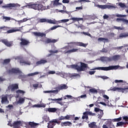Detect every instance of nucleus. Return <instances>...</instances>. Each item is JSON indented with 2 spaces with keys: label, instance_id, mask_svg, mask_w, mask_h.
<instances>
[{
  "label": "nucleus",
  "instance_id": "nucleus-1",
  "mask_svg": "<svg viewBox=\"0 0 128 128\" xmlns=\"http://www.w3.org/2000/svg\"><path fill=\"white\" fill-rule=\"evenodd\" d=\"M88 66V64L82 62L70 66L71 68L76 70L77 72H86Z\"/></svg>",
  "mask_w": 128,
  "mask_h": 128
},
{
  "label": "nucleus",
  "instance_id": "nucleus-2",
  "mask_svg": "<svg viewBox=\"0 0 128 128\" xmlns=\"http://www.w3.org/2000/svg\"><path fill=\"white\" fill-rule=\"evenodd\" d=\"M8 74H19L18 78L20 80L24 78V75L22 74V72L18 68H12L8 70Z\"/></svg>",
  "mask_w": 128,
  "mask_h": 128
},
{
  "label": "nucleus",
  "instance_id": "nucleus-3",
  "mask_svg": "<svg viewBox=\"0 0 128 128\" xmlns=\"http://www.w3.org/2000/svg\"><path fill=\"white\" fill-rule=\"evenodd\" d=\"M28 6L30 8H33V10H44V6L41 4H32V3H29V4L28 5Z\"/></svg>",
  "mask_w": 128,
  "mask_h": 128
},
{
  "label": "nucleus",
  "instance_id": "nucleus-4",
  "mask_svg": "<svg viewBox=\"0 0 128 128\" xmlns=\"http://www.w3.org/2000/svg\"><path fill=\"white\" fill-rule=\"evenodd\" d=\"M118 66H110L108 67H97L94 68L93 70H105V71H108V70H118Z\"/></svg>",
  "mask_w": 128,
  "mask_h": 128
},
{
  "label": "nucleus",
  "instance_id": "nucleus-5",
  "mask_svg": "<svg viewBox=\"0 0 128 128\" xmlns=\"http://www.w3.org/2000/svg\"><path fill=\"white\" fill-rule=\"evenodd\" d=\"M51 28L46 30L45 31V33L41 32H32V34H34V36H37L38 38H46V34H48V32H50Z\"/></svg>",
  "mask_w": 128,
  "mask_h": 128
},
{
  "label": "nucleus",
  "instance_id": "nucleus-6",
  "mask_svg": "<svg viewBox=\"0 0 128 128\" xmlns=\"http://www.w3.org/2000/svg\"><path fill=\"white\" fill-rule=\"evenodd\" d=\"M60 124V122L58 120V118L56 119H54L49 122L48 123V128H54V126H56V124Z\"/></svg>",
  "mask_w": 128,
  "mask_h": 128
},
{
  "label": "nucleus",
  "instance_id": "nucleus-7",
  "mask_svg": "<svg viewBox=\"0 0 128 128\" xmlns=\"http://www.w3.org/2000/svg\"><path fill=\"white\" fill-rule=\"evenodd\" d=\"M88 116H94L96 114L92 113V112H83V116H82V120H88Z\"/></svg>",
  "mask_w": 128,
  "mask_h": 128
},
{
  "label": "nucleus",
  "instance_id": "nucleus-8",
  "mask_svg": "<svg viewBox=\"0 0 128 128\" xmlns=\"http://www.w3.org/2000/svg\"><path fill=\"white\" fill-rule=\"evenodd\" d=\"M18 6L20 7V4H18L10 3L6 5L2 6V8H18Z\"/></svg>",
  "mask_w": 128,
  "mask_h": 128
},
{
  "label": "nucleus",
  "instance_id": "nucleus-9",
  "mask_svg": "<svg viewBox=\"0 0 128 128\" xmlns=\"http://www.w3.org/2000/svg\"><path fill=\"white\" fill-rule=\"evenodd\" d=\"M8 90H12V92H14L16 90H18V84H14L9 85L8 87Z\"/></svg>",
  "mask_w": 128,
  "mask_h": 128
},
{
  "label": "nucleus",
  "instance_id": "nucleus-10",
  "mask_svg": "<svg viewBox=\"0 0 128 128\" xmlns=\"http://www.w3.org/2000/svg\"><path fill=\"white\" fill-rule=\"evenodd\" d=\"M72 44L76 46H83L84 48H86L88 46L87 44L83 43L82 42H71L70 43H68V44Z\"/></svg>",
  "mask_w": 128,
  "mask_h": 128
},
{
  "label": "nucleus",
  "instance_id": "nucleus-11",
  "mask_svg": "<svg viewBox=\"0 0 128 128\" xmlns=\"http://www.w3.org/2000/svg\"><path fill=\"white\" fill-rule=\"evenodd\" d=\"M22 121H15L12 124H10V126H14V128H18L22 126Z\"/></svg>",
  "mask_w": 128,
  "mask_h": 128
},
{
  "label": "nucleus",
  "instance_id": "nucleus-12",
  "mask_svg": "<svg viewBox=\"0 0 128 128\" xmlns=\"http://www.w3.org/2000/svg\"><path fill=\"white\" fill-rule=\"evenodd\" d=\"M2 42L5 44L6 46H8V48H10V46H12V42L10 41L9 42L6 39H2L1 40Z\"/></svg>",
  "mask_w": 128,
  "mask_h": 128
},
{
  "label": "nucleus",
  "instance_id": "nucleus-13",
  "mask_svg": "<svg viewBox=\"0 0 128 128\" xmlns=\"http://www.w3.org/2000/svg\"><path fill=\"white\" fill-rule=\"evenodd\" d=\"M20 40L21 42H20V44L21 46H28L29 44H30V41L28 40H26V39H24L22 38H21L20 39Z\"/></svg>",
  "mask_w": 128,
  "mask_h": 128
},
{
  "label": "nucleus",
  "instance_id": "nucleus-14",
  "mask_svg": "<svg viewBox=\"0 0 128 128\" xmlns=\"http://www.w3.org/2000/svg\"><path fill=\"white\" fill-rule=\"evenodd\" d=\"M70 116L67 114L65 116H60L58 118V120L60 122H61L62 120H70Z\"/></svg>",
  "mask_w": 128,
  "mask_h": 128
},
{
  "label": "nucleus",
  "instance_id": "nucleus-15",
  "mask_svg": "<svg viewBox=\"0 0 128 128\" xmlns=\"http://www.w3.org/2000/svg\"><path fill=\"white\" fill-rule=\"evenodd\" d=\"M58 42V40L52 39L48 38L47 40L45 41L46 44H56Z\"/></svg>",
  "mask_w": 128,
  "mask_h": 128
},
{
  "label": "nucleus",
  "instance_id": "nucleus-16",
  "mask_svg": "<svg viewBox=\"0 0 128 128\" xmlns=\"http://www.w3.org/2000/svg\"><path fill=\"white\" fill-rule=\"evenodd\" d=\"M61 126H72V123L67 121L64 122H62L60 124Z\"/></svg>",
  "mask_w": 128,
  "mask_h": 128
},
{
  "label": "nucleus",
  "instance_id": "nucleus-17",
  "mask_svg": "<svg viewBox=\"0 0 128 128\" xmlns=\"http://www.w3.org/2000/svg\"><path fill=\"white\" fill-rule=\"evenodd\" d=\"M48 100H55V103L56 104H62V98H55V99H52V98H48Z\"/></svg>",
  "mask_w": 128,
  "mask_h": 128
},
{
  "label": "nucleus",
  "instance_id": "nucleus-18",
  "mask_svg": "<svg viewBox=\"0 0 128 128\" xmlns=\"http://www.w3.org/2000/svg\"><path fill=\"white\" fill-rule=\"evenodd\" d=\"M16 29H11L8 30L6 32H5L4 34H12V32H20V29L15 28Z\"/></svg>",
  "mask_w": 128,
  "mask_h": 128
},
{
  "label": "nucleus",
  "instance_id": "nucleus-19",
  "mask_svg": "<svg viewBox=\"0 0 128 128\" xmlns=\"http://www.w3.org/2000/svg\"><path fill=\"white\" fill-rule=\"evenodd\" d=\"M2 104H8L10 102H8V96L3 95L2 98V101H1Z\"/></svg>",
  "mask_w": 128,
  "mask_h": 128
},
{
  "label": "nucleus",
  "instance_id": "nucleus-20",
  "mask_svg": "<svg viewBox=\"0 0 128 128\" xmlns=\"http://www.w3.org/2000/svg\"><path fill=\"white\" fill-rule=\"evenodd\" d=\"M78 52V49L76 48H73L72 50H68L64 52V54H72V52Z\"/></svg>",
  "mask_w": 128,
  "mask_h": 128
},
{
  "label": "nucleus",
  "instance_id": "nucleus-21",
  "mask_svg": "<svg viewBox=\"0 0 128 128\" xmlns=\"http://www.w3.org/2000/svg\"><path fill=\"white\" fill-rule=\"evenodd\" d=\"M20 63L21 66H24L25 64H27L28 66H30V62L26 61L24 60H20Z\"/></svg>",
  "mask_w": 128,
  "mask_h": 128
},
{
  "label": "nucleus",
  "instance_id": "nucleus-22",
  "mask_svg": "<svg viewBox=\"0 0 128 128\" xmlns=\"http://www.w3.org/2000/svg\"><path fill=\"white\" fill-rule=\"evenodd\" d=\"M28 126H30L31 128H37L38 126H40V124L36 123L34 122H28Z\"/></svg>",
  "mask_w": 128,
  "mask_h": 128
},
{
  "label": "nucleus",
  "instance_id": "nucleus-23",
  "mask_svg": "<svg viewBox=\"0 0 128 128\" xmlns=\"http://www.w3.org/2000/svg\"><path fill=\"white\" fill-rule=\"evenodd\" d=\"M48 62V60H46L42 59L41 60L38 61L36 62V66H40V64H46Z\"/></svg>",
  "mask_w": 128,
  "mask_h": 128
},
{
  "label": "nucleus",
  "instance_id": "nucleus-24",
  "mask_svg": "<svg viewBox=\"0 0 128 128\" xmlns=\"http://www.w3.org/2000/svg\"><path fill=\"white\" fill-rule=\"evenodd\" d=\"M111 60H114V62H116V60H118L120 59V55H115L112 56L111 58Z\"/></svg>",
  "mask_w": 128,
  "mask_h": 128
},
{
  "label": "nucleus",
  "instance_id": "nucleus-25",
  "mask_svg": "<svg viewBox=\"0 0 128 128\" xmlns=\"http://www.w3.org/2000/svg\"><path fill=\"white\" fill-rule=\"evenodd\" d=\"M57 88H58V90L60 91L61 90H66L68 87L66 84H63L58 86Z\"/></svg>",
  "mask_w": 128,
  "mask_h": 128
},
{
  "label": "nucleus",
  "instance_id": "nucleus-26",
  "mask_svg": "<svg viewBox=\"0 0 128 128\" xmlns=\"http://www.w3.org/2000/svg\"><path fill=\"white\" fill-rule=\"evenodd\" d=\"M88 128H98V126L96 125V122H90L88 124Z\"/></svg>",
  "mask_w": 128,
  "mask_h": 128
},
{
  "label": "nucleus",
  "instance_id": "nucleus-27",
  "mask_svg": "<svg viewBox=\"0 0 128 128\" xmlns=\"http://www.w3.org/2000/svg\"><path fill=\"white\" fill-rule=\"evenodd\" d=\"M60 106H63V112H66V108L68 106V102H62Z\"/></svg>",
  "mask_w": 128,
  "mask_h": 128
},
{
  "label": "nucleus",
  "instance_id": "nucleus-28",
  "mask_svg": "<svg viewBox=\"0 0 128 128\" xmlns=\"http://www.w3.org/2000/svg\"><path fill=\"white\" fill-rule=\"evenodd\" d=\"M128 90V86L125 88H117L118 92H124V90Z\"/></svg>",
  "mask_w": 128,
  "mask_h": 128
},
{
  "label": "nucleus",
  "instance_id": "nucleus-29",
  "mask_svg": "<svg viewBox=\"0 0 128 128\" xmlns=\"http://www.w3.org/2000/svg\"><path fill=\"white\" fill-rule=\"evenodd\" d=\"M116 20L118 22V20H122V22H125V24H128V20H126L124 18H117Z\"/></svg>",
  "mask_w": 128,
  "mask_h": 128
},
{
  "label": "nucleus",
  "instance_id": "nucleus-30",
  "mask_svg": "<svg viewBox=\"0 0 128 128\" xmlns=\"http://www.w3.org/2000/svg\"><path fill=\"white\" fill-rule=\"evenodd\" d=\"M34 108H46V104H38L34 105Z\"/></svg>",
  "mask_w": 128,
  "mask_h": 128
},
{
  "label": "nucleus",
  "instance_id": "nucleus-31",
  "mask_svg": "<svg viewBox=\"0 0 128 128\" xmlns=\"http://www.w3.org/2000/svg\"><path fill=\"white\" fill-rule=\"evenodd\" d=\"M71 20L74 22H78L80 20H84V18H72Z\"/></svg>",
  "mask_w": 128,
  "mask_h": 128
},
{
  "label": "nucleus",
  "instance_id": "nucleus-32",
  "mask_svg": "<svg viewBox=\"0 0 128 128\" xmlns=\"http://www.w3.org/2000/svg\"><path fill=\"white\" fill-rule=\"evenodd\" d=\"M56 110H58L56 108H48V111L49 112H56Z\"/></svg>",
  "mask_w": 128,
  "mask_h": 128
},
{
  "label": "nucleus",
  "instance_id": "nucleus-33",
  "mask_svg": "<svg viewBox=\"0 0 128 128\" xmlns=\"http://www.w3.org/2000/svg\"><path fill=\"white\" fill-rule=\"evenodd\" d=\"M98 118H102V116H104V110H100L98 112Z\"/></svg>",
  "mask_w": 128,
  "mask_h": 128
},
{
  "label": "nucleus",
  "instance_id": "nucleus-34",
  "mask_svg": "<svg viewBox=\"0 0 128 128\" xmlns=\"http://www.w3.org/2000/svg\"><path fill=\"white\" fill-rule=\"evenodd\" d=\"M10 29V28L6 26H2L0 27V30H5L6 32H8V30Z\"/></svg>",
  "mask_w": 128,
  "mask_h": 128
},
{
  "label": "nucleus",
  "instance_id": "nucleus-35",
  "mask_svg": "<svg viewBox=\"0 0 128 128\" xmlns=\"http://www.w3.org/2000/svg\"><path fill=\"white\" fill-rule=\"evenodd\" d=\"M24 100H26L24 98H19V100L18 101V103L22 104H24Z\"/></svg>",
  "mask_w": 128,
  "mask_h": 128
},
{
  "label": "nucleus",
  "instance_id": "nucleus-36",
  "mask_svg": "<svg viewBox=\"0 0 128 128\" xmlns=\"http://www.w3.org/2000/svg\"><path fill=\"white\" fill-rule=\"evenodd\" d=\"M89 91L90 92H92V94H98V90L95 88L90 89Z\"/></svg>",
  "mask_w": 128,
  "mask_h": 128
},
{
  "label": "nucleus",
  "instance_id": "nucleus-37",
  "mask_svg": "<svg viewBox=\"0 0 128 128\" xmlns=\"http://www.w3.org/2000/svg\"><path fill=\"white\" fill-rule=\"evenodd\" d=\"M126 36H128V33H121L119 36V38H126Z\"/></svg>",
  "mask_w": 128,
  "mask_h": 128
},
{
  "label": "nucleus",
  "instance_id": "nucleus-38",
  "mask_svg": "<svg viewBox=\"0 0 128 128\" xmlns=\"http://www.w3.org/2000/svg\"><path fill=\"white\" fill-rule=\"evenodd\" d=\"M32 86L33 88H42V84H40V85L38 84H32Z\"/></svg>",
  "mask_w": 128,
  "mask_h": 128
},
{
  "label": "nucleus",
  "instance_id": "nucleus-39",
  "mask_svg": "<svg viewBox=\"0 0 128 128\" xmlns=\"http://www.w3.org/2000/svg\"><path fill=\"white\" fill-rule=\"evenodd\" d=\"M46 22H48V24H56V21H54V20H48Z\"/></svg>",
  "mask_w": 128,
  "mask_h": 128
},
{
  "label": "nucleus",
  "instance_id": "nucleus-40",
  "mask_svg": "<svg viewBox=\"0 0 128 128\" xmlns=\"http://www.w3.org/2000/svg\"><path fill=\"white\" fill-rule=\"evenodd\" d=\"M10 58L5 59L4 60V64H10Z\"/></svg>",
  "mask_w": 128,
  "mask_h": 128
},
{
  "label": "nucleus",
  "instance_id": "nucleus-41",
  "mask_svg": "<svg viewBox=\"0 0 128 128\" xmlns=\"http://www.w3.org/2000/svg\"><path fill=\"white\" fill-rule=\"evenodd\" d=\"M36 74H38V72L30 73V74H28V76H36Z\"/></svg>",
  "mask_w": 128,
  "mask_h": 128
},
{
  "label": "nucleus",
  "instance_id": "nucleus-42",
  "mask_svg": "<svg viewBox=\"0 0 128 128\" xmlns=\"http://www.w3.org/2000/svg\"><path fill=\"white\" fill-rule=\"evenodd\" d=\"M119 6H120V8H126V4H124V3H122V2H120L118 4Z\"/></svg>",
  "mask_w": 128,
  "mask_h": 128
},
{
  "label": "nucleus",
  "instance_id": "nucleus-43",
  "mask_svg": "<svg viewBox=\"0 0 128 128\" xmlns=\"http://www.w3.org/2000/svg\"><path fill=\"white\" fill-rule=\"evenodd\" d=\"M112 90V92H116V90H118V88L111 87V88H110V90Z\"/></svg>",
  "mask_w": 128,
  "mask_h": 128
},
{
  "label": "nucleus",
  "instance_id": "nucleus-44",
  "mask_svg": "<svg viewBox=\"0 0 128 128\" xmlns=\"http://www.w3.org/2000/svg\"><path fill=\"white\" fill-rule=\"evenodd\" d=\"M56 90H51V94H56V92L58 94V92H60V90H58V87H56Z\"/></svg>",
  "mask_w": 128,
  "mask_h": 128
},
{
  "label": "nucleus",
  "instance_id": "nucleus-45",
  "mask_svg": "<svg viewBox=\"0 0 128 128\" xmlns=\"http://www.w3.org/2000/svg\"><path fill=\"white\" fill-rule=\"evenodd\" d=\"M62 28V26H55L51 28V30H56V28Z\"/></svg>",
  "mask_w": 128,
  "mask_h": 128
},
{
  "label": "nucleus",
  "instance_id": "nucleus-46",
  "mask_svg": "<svg viewBox=\"0 0 128 128\" xmlns=\"http://www.w3.org/2000/svg\"><path fill=\"white\" fill-rule=\"evenodd\" d=\"M123 46H125V48H122V51L123 52H128V45L124 44Z\"/></svg>",
  "mask_w": 128,
  "mask_h": 128
},
{
  "label": "nucleus",
  "instance_id": "nucleus-47",
  "mask_svg": "<svg viewBox=\"0 0 128 128\" xmlns=\"http://www.w3.org/2000/svg\"><path fill=\"white\" fill-rule=\"evenodd\" d=\"M98 8H102L104 10V8H106V5H98Z\"/></svg>",
  "mask_w": 128,
  "mask_h": 128
},
{
  "label": "nucleus",
  "instance_id": "nucleus-48",
  "mask_svg": "<svg viewBox=\"0 0 128 128\" xmlns=\"http://www.w3.org/2000/svg\"><path fill=\"white\" fill-rule=\"evenodd\" d=\"M124 122H120L117 123L118 126H124Z\"/></svg>",
  "mask_w": 128,
  "mask_h": 128
},
{
  "label": "nucleus",
  "instance_id": "nucleus-49",
  "mask_svg": "<svg viewBox=\"0 0 128 128\" xmlns=\"http://www.w3.org/2000/svg\"><path fill=\"white\" fill-rule=\"evenodd\" d=\"M120 120H122V118L120 117L119 118H114L113 120V122H120Z\"/></svg>",
  "mask_w": 128,
  "mask_h": 128
},
{
  "label": "nucleus",
  "instance_id": "nucleus-50",
  "mask_svg": "<svg viewBox=\"0 0 128 128\" xmlns=\"http://www.w3.org/2000/svg\"><path fill=\"white\" fill-rule=\"evenodd\" d=\"M82 34L84 36H92V34L88 32H82Z\"/></svg>",
  "mask_w": 128,
  "mask_h": 128
},
{
  "label": "nucleus",
  "instance_id": "nucleus-51",
  "mask_svg": "<svg viewBox=\"0 0 128 128\" xmlns=\"http://www.w3.org/2000/svg\"><path fill=\"white\" fill-rule=\"evenodd\" d=\"M68 20H70L68 19H64V20H62L60 21H59V24H60V22H68Z\"/></svg>",
  "mask_w": 128,
  "mask_h": 128
},
{
  "label": "nucleus",
  "instance_id": "nucleus-52",
  "mask_svg": "<svg viewBox=\"0 0 128 128\" xmlns=\"http://www.w3.org/2000/svg\"><path fill=\"white\" fill-rule=\"evenodd\" d=\"M49 52H50V54H58V50H55L54 51L52 50H49Z\"/></svg>",
  "mask_w": 128,
  "mask_h": 128
},
{
  "label": "nucleus",
  "instance_id": "nucleus-53",
  "mask_svg": "<svg viewBox=\"0 0 128 128\" xmlns=\"http://www.w3.org/2000/svg\"><path fill=\"white\" fill-rule=\"evenodd\" d=\"M16 92L18 94H26V92L22 90H17Z\"/></svg>",
  "mask_w": 128,
  "mask_h": 128
},
{
  "label": "nucleus",
  "instance_id": "nucleus-54",
  "mask_svg": "<svg viewBox=\"0 0 128 128\" xmlns=\"http://www.w3.org/2000/svg\"><path fill=\"white\" fill-rule=\"evenodd\" d=\"M116 16H117V18H126V15H122L120 14H116Z\"/></svg>",
  "mask_w": 128,
  "mask_h": 128
},
{
  "label": "nucleus",
  "instance_id": "nucleus-55",
  "mask_svg": "<svg viewBox=\"0 0 128 128\" xmlns=\"http://www.w3.org/2000/svg\"><path fill=\"white\" fill-rule=\"evenodd\" d=\"M47 22V20L46 18H41L40 20V22Z\"/></svg>",
  "mask_w": 128,
  "mask_h": 128
},
{
  "label": "nucleus",
  "instance_id": "nucleus-56",
  "mask_svg": "<svg viewBox=\"0 0 128 128\" xmlns=\"http://www.w3.org/2000/svg\"><path fill=\"white\" fill-rule=\"evenodd\" d=\"M114 82L116 84H118V82H124L122 80H115Z\"/></svg>",
  "mask_w": 128,
  "mask_h": 128
},
{
  "label": "nucleus",
  "instance_id": "nucleus-57",
  "mask_svg": "<svg viewBox=\"0 0 128 128\" xmlns=\"http://www.w3.org/2000/svg\"><path fill=\"white\" fill-rule=\"evenodd\" d=\"M76 10H75V12H76V10H82L84 8L82 6H80V7H76Z\"/></svg>",
  "mask_w": 128,
  "mask_h": 128
},
{
  "label": "nucleus",
  "instance_id": "nucleus-58",
  "mask_svg": "<svg viewBox=\"0 0 128 128\" xmlns=\"http://www.w3.org/2000/svg\"><path fill=\"white\" fill-rule=\"evenodd\" d=\"M114 28H115V30H122V27L120 26H114Z\"/></svg>",
  "mask_w": 128,
  "mask_h": 128
},
{
  "label": "nucleus",
  "instance_id": "nucleus-59",
  "mask_svg": "<svg viewBox=\"0 0 128 128\" xmlns=\"http://www.w3.org/2000/svg\"><path fill=\"white\" fill-rule=\"evenodd\" d=\"M106 40V38H99L98 39V42H102L103 40Z\"/></svg>",
  "mask_w": 128,
  "mask_h": 128
},
{
  "label": "nucleus",
  "instance_id": "nucleus-60",
  "mask_svg": "<svg viewBox=\"0 0 128 128\" xmlns=\"http://www.w3.org/2000/svg\"><path fill=\"white\" fill-rule=\"evenodd\" d=\"M56 74V71H49L48 72V74Z\"/></svg>",
  "mask_w": 128,
  "mask_h": 128
},
{
  "label": "nucleus",
  "instance_id": "nucleus-61",
  "mask_svg": "<svg viewBox=\"0 0 128 128\" xmlns=\"http://www.w3.org/2000/svg\"><path fill=\"white\" fill-rule=\"evenodd\" d=\"M101 110L100 109V108H94V112H98Z\"/></svg>",
  "mask_w": 128,
  "mask_h": 128
},
{
  "label": "nucleus",
  "instance_id": "nucleus-62",
  "mask_svg": "<svg viewBox=\"0 0 128 128\" xmlns=\"http://www.w3.org/2000/svg\"><path fill=\"white\" fill-rule=\"evenodd\" d=\"M108 18H109L108 16L106 14L103 16L104 20H108Z\"/></svg>",
  "mask_w": 128,
  "mask_h": 128
},
{
  "label": "nucleus",
  "instance_id": "nucleus-63",
  "mask_svg": "<svg viewBox=\"0 0 128 128\" xmlns=\"http://www.w3.org/2000/svg\"><path fill=\"white\" fill-rule=\"evenodd\" d=\"M103 98H106V100H109L110 99V97H108V96L106 94L103 95Z\"/></svg>",
  "mask_w": 128,
  "mask_h": 128
},
{
  "label": "nucleus",
  "instance_id": "nucleus-64",
  "mask_svg": "<svg viewBox=\"0 0 128 128\" xmlns=\"http://www.w3.org/2000/svg\"><path fill=\"white\" fill-rule=\"evenodd\" d=\"M95 72H96V71H89V74H90V76H92V74H94Z\"/></svg>",
  "mask_w": 128,
  "mask_h": 128
}]
</instances>
